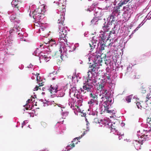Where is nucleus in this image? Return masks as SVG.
I'll use <instances>...</instances> for the list:
<instances>
[{
    "label": "nucleus",
    "instance_id": "1",
    "mask_svg": "<svg viewBox=\"0 0 151 151\" xmlns=\"http://www.w3.org/2000/svg\"><path fill=\"white\" fill-rule=\"evenodd\" d=\"M35 5H33L30 7L31 10L29 15L30 16H31L32 15L34 19V21L35 22V25L36 28H38L37 30H38V31H37L36 32L40 33L42 32L45 36H48L49 35L48 30L46 28L48 24L46 23H44L42 22L41 14L40 13H37L38 9H35Z\"/></svg>",
    "mask_w": 151,
    "mask_h": 151
},
{
    "label": "nucleus",
    "instance_id": "2",
    "mask_svg": "<svg viewBox=\"0 0 151 151\" xmlns=\"http://www.w3.org/2000/svg\"><path fill=\"white\" fill-rule=\"evenodd\" d=\"M98 69L94 67L89 69L88 72V75L89 79H85L83 80V88L87 91L91 92L93 90V85L96 89L98 80L97 78Z\"/></svg>",
    "mask_w": 151,
    "mask_h": 151
},
{
    "label": "nucleus",
    "instance_id": "3",
    "mask_svg": "<svg viewBox=\"0 0 151 151\" xmlns=\"http://www.w3.org/2000/svg\"><path fill=\"white\" fill-rule=\"evenodd\" d=\"M65 9V8H62V10H58L57 13L60 14V16L58 20V23L59 24V41L60 44L67 41L65 37L67 34L68 29L66 27H65L63 25V23L65 20L64 15Z\"/></svg>",
    "mask_w": 151,
    "mask_h": 151
},
{
    "label": "nucleus",
    "instance_id": "4",
    "mask_svg": "<svg viewBox=\"0 0 151 151\" xmlns=\"http://www.w3.org/2000/svg\"><path fill=\"white\" fill-rule=\"evenodd\" d=\"M110 75L108 73H104L102 75L103 79L100 80V82H98L97 85H96V89L99 91L100 92V95H102V98L105 99L107 97L108 91L106 88V86L108 83L111 82L110 78Z\"/></svg>",
    "mask_w": 151,
    "mask_h": 151
},
{
    "label": "nucleus",
    "instance_id": "5",
    "mask_svg": "<svg viewBox=\"0 0 151 151\" xmlns=\"http://www.w3.org/2000/svg\"><path fill=\"white\" fill-rule=\"evenodd\" d=\"M60 47L59 51L60 52V57L62 60H63V57H64V55L66 56L67 51L68 50L69 52H72L76 48V46L74 45H72L69 46L67 41L60 44Z\"/></svg>",
    "mask_w": 151,
    "mask_h": 151
},
{
    "label": "nucleus",
    "instance_id": "6",
    "mask_svg": "<svg viewBox=\"0 0 151 151\" xmlns=\"http://www.w3.org/2000/svg\"><path fill=\"white\" fill-rule=\"evenodd\" d=\"M104 40H103L100 38L99 36L98 37H97L96 36H94L92 37L91 43H89V45L91 47V50L92 51V50H93L95 48V46L97 44L98 46H99V50H102L104 49L105 45L104 44Z\"/></svg>",
    "mask_w": 151,
    "mask_h": 151
},
{
    "label": "nucleus",
    "instance_id": "7",
    "mask_svg": "<svg viewBox=\"0 0 151 151\" xmlns=\"http://www.w3.org/2000/svg\"><path fill=\"white\" fill-rule=\"evenodd\" d=\"M39 47L43 48L44 50L40 51L39 54V59L40 62L41 60L45 62L48 61L50 59L51 57L47 52L50 51V50L46 46H43V44H40L39 45Z\"/></svg>",
    "mask_w": 151,
    "mask_h": 151
},
{
    "label": "nucleus",
    "instance_id": "8",
    "mask_svg": "<svg viewBox=\"0 0 151 151\" xmlns=\"http://www.w3.org/2000/svg\"><path fill=\"white\" fill-rule=\"evenodd\" d=\"M111 121L109 118L106 117L104 119H101L100 120H99L98 118H95L94 119L93 122L95 123L99 124L100 125L99 127H102V124H103L107 128H111L112 126H113L114 127V126H113L112 124L113 122H111Z\"/></svg>",
    "mask_w": 151,
    "mask_h": 151
},
{
    "label": "nucleus",
    "instance_id": "9",
    "mask_svg": "<svg viewBox=\"0 0 151 151\" xmlns=\"http://www.w3.org/2000/svg\"><path fill=\"white\" fill-rule=\"evenodd\" d=\"M110 23L108 22L106 24L105 23L104 24V26L102 27V30H101L100 32V34L99 35V37L101 38L102 40H105L108 36V34L106 32H108L110 28Z\"/></svg>",
    "mask_w": 151,
    "mask_h": 151
},
{
    "label": "nucleus",
    "instance_id": "10",
    "mask_svg": "<svg viewBox=\"0 0 151 151\" xmlns=\"http://www.w3.org/2000/svg\"><path fill=\"white\" fill-rule=\"evenodd\" d=\"M119 7L117 9L114 8L112 13L107 18V21L108 22L110 23L111 25L112 23L115 21L116 19V17L119 15L120 13V10H119Z\"/></svg>",
    "mask_w": 151,
    "mask_h": 151
},
{
    "label": "nucleus",
    "instance_id": "11",
    "mask_svg": "<svg viewBox=\"0 0 151 151\" xmlns=\"http://www.w3.org/2000/svg\"><path fill=\"white\" fill-rule=\"evenodd\" d=\"M70 94L73 95L74 97L77 98L78 103L81 105V103L83 102V98L81 96L80 93L78 90L76 89V88L73 87L70 89Z\"/></svg>",
    "mask_w": 151,
    "mask_h": 151
},
{
    "label": "nucleus",
    "instance_id": "12",
    "mask_svg": "<svg viewBox=\"0 0 151 151\" xmlns=\"http://www.w3.org/2000/svg\"><path fill=\"white\" fill-rule=\"evenodd\" d=\"M90 97L91 98V100L88 102L89 104V108L88 109V111H89L92 109V108L95 105L97 104L96 103V99L97 97V96L93 93H91L90 94Z\"/></svg>",
    "mask_w": 151,
    "mask_h": 151
},
{
    "label": "nucleus",
    "instance_id": "13",
    "mask_svg": "<svg viewBox=\"0 0 151 151\" xmlns=\"http://www.w3.org/2000/svg\"><path fill=\"white\" fill-rule=\"evenodd\" d=\"M63 121V120L62 122H58L55 125L57 132L60 134H61L62 132H63L62 130H64L66 129L65 125L62 124Z\"/></svg>",
    "mask_w": 151,
    "mask_h": 151
},
{
    "label": "nucleus",
    "instance_id": "14",
    "mask_svg": "<svg viewBox=\"0 0 151 151\" xmlns=\"http://www.w3.org/2000/svg\"><path fill=\"white\" fill-rule=\"evenodd\" d=\"M137 135L139 138L140 137L142 139L140 141L141 142L140 143L141 144H143L144 141H145L146 140H148L149 139L148 137L150 136V135H149V134H141V135L138 134H137Z\"/></svg>",
    "mask_w": 151,
    "mask_h": 151
},
{
    "label": "nucleus",
    "instance_id": "15",
    "mask_svg": "<svg viewBox=\"0 0 151 151\" xmlns=\"http://www.w3.org/2000/svg\"><path fill=\"white\" fill-rule=\"evenodd\" d=\"M68 104L69 106H70L71 108H72L73 107L75 106H79L82 105V103H81V104L80 105H79V104L78 103V101L76 99V100H75L72 99L69 100Z\"/></svg>",
    "mask_w": 151,
    "mask_h": 151
},
{
    "label": "nucleus",
    "instance_id": "16",
    "mask_svg": "<svg viewBox=\"0 0 151 151\" xmlns=\"http://www.w3.org/2000/svg\"><path fill=\"white\" fill-rule=\"evenodd\" d=\"M48 90L51 93L55 94L58 91V86L57 84H55L51 85L50 88H48Z\"/></svg>",
    "mask_w": 151,
    "mask_h": 151
},
{
    "label": "nucleus",
    "instance_id": "17",
    "mask_svg": "<svg viewBox=\"0 0 151 151\" xmlns=\"http://www.w3.org/2000/svg\"><path fill=\"white\" fill-rule=\"evenodd\" d=\"M46 40L47 41L45 42V43L46 44H49V45H50L51 46L55 47L57 45L58 43L56 42L53 39L49 40V39L46 38Z\"/></svg>",
    "mask_w": 151,
    "mask_h": 151
},
{
    "label": "nucleus",
    "instance_id": "18",
    "mask_svg": "<svg viewBox=\"0 0 151 151\" xmlns=\"http://www.w3.org/2000/svg\"><path fill=\"white\" fill-rule=\"evenodd\" d=\"M116 36V33L114 30H113L111 31H110V32L109 33V35L108 37H107L106 39V40H111V39L114 40Z\"/></svg>",
    "mask_w": 151,
    "mask_h": 151
},
{
    "label": "nucleus",
    "instance_id": "19",
    "mask_svg": "<svg viewBox=\"0 0 151 151\" xmlns=\"http://www.w3.org/2000/svg\"><path fill=\"white\" fill-rule=\"evenodd\" d=\"M39 75V74H37L36 75H35V76L37 78V83H38L39 86H43L45 79H42L41 78L40 76H39L38 75Z\"/></svg>",
    "mask_w": 151,
    "mask_h": 151
},
{
    "label": "nucleus",
    "instance_id": "20",
    "mask_svg": "<svg viewBox=\"0 0 151 151\" xmlns=\"http://www.w3.org/2000/svg\"><path fill=\"white\" fill-rule=\"evenodd\" d=\"M114 127L113 126H112L111 127V132H113L114 130L115 131V133H114L115 135H118L119 137V140H120L122 138V137L124 136V134H121L119 132H118L117 130L116 129V128H115V126L114 125Z\"/></svg>",
    "mask_w": 151,
    "mask_h": 151
},
{
    "label": "nucleus",
    "instance_id": "21",
    "mask_svg": "<svg viewBox=\"0 0 151 151\" xmlns=\"http://www.w3.org/2000/svg\"><path fill=\"white\" fill-rule=\"evenodd\" d=\"M96 53L95 52V54H94V55H93V58L95 61L96 63H101L102 61V60L101 58V56L99 55H96Z\"/></svg>",
    "mask_w": 151,
    "mask_h": 151
},
{
    "label": "nucleus",
    "instance_id": "22",
    "mask_svg": "<svg viewBox=\"0 0 151 151\" xmlns=\"http://www.w3.org/2000/svg\"><path fill=\"white\" fill-rule=\"evenodd\" d=\"M111 105L109 102H107V101L106 100L104 102L102 107V108L104 106V110L105 111L106 109H109V105Z\"/></svg>",
    "mask_w": 151,
    "mask_h": 151
},
{
    "label": "nucleus",
    "instance_id": "23",
    "mask_svg": "<svg viewBox=\"0 0 151 151\" xmlns=\"http://www.w3.org/2000/svg\"><path fill=\"white\" fill-rule=\"evenodd\" d=\"M65 90H58L56 93L58 96L62 97L65 94Z\"/></svg>",
    "mask_w": 151,
    "mask_h": 151
},
{
    "label": "nucleus",
    "instance_id": "24",
    "mask_svg": "<svg viewBox=\"0 0 151 151\" xmlns=\"http://www.w3.org/2000/svg\"><path fill=\"white\" fill-rule=\"evenodd\" d=\"M101 19H99V17H95L92 19L91 21V24H97V22Z\"/></svg>",
    "mask_w": 151,
    "mask_h": 151
},
{
    "label": "nucleus",
    "instance_id": "25",
    "mask_svg": "<svg viewBox=\"0 0 151 151\" xmlns=\"http://www.w3.org/2000/svg\"><path fill=\"white\" fill-rule=\"evenodd\" d=\"M123 9L124 11L123 14H126L127 17L130 13V12H129L130 10V9L124 6L123 7Z\"/></svg>",
    "mask_w": 151,
    "mask_h": 151
},
{
    "label": "nucleus",
    "instance_id": "26",
    "mask_svg": "<svg viewBox=\"0 0 151 151\" xmlns=\"http://www.w3.org/2000/svg\"><path fill=\"white\" fill-rule=\"evenodd\" d=\"M8 13L9 14H12V15H11L10 17V20L11 22H14V21L15 20V19L16 18V16L15 15H13V14L14 13V12L13 11L12 12H8Z\"/></svg>",
    "mask_w": 151,
    "mask_h": 151
},
{
    "label": "nucleus",
    "instance_id": "27",
    "mask_svg": "<svg viewBox=\"0 0 151 151\" xmlns=\"http://www.w3.org/2000/svg\"><path fill=\"white\" fill-rule=\"evenodd\" d=\"M135 143H136V145H134V147L135 148V149L137 150H138L139 149H140V146H141V145H142L141 143V141L139 140L138 142H137V141H135Z\"/></svg>",
    "mask_w": 151,
    "mask_h": 151
},
{
    "label": "nucleus",
    "instance_id": "28",
    "mask_svg": "<svg viewBox=\"0 0 151 151\" xmlns=\"http://www.w3.org/2000/svg\"><path fill=\"white\" fill-rule=\"evenodd\" d=\"M130 0H122L119 2V3L118 4V6L119 7L121 6L122 5L126 4L127 2L130 1Z\"/></svg>",
    "mask_w": 151,
    "mask_h": 151
},
{
    "label": "nucleus",
    "instance_id": "29",
    "mask_svg": "<svg viewBox=\"0 0 151 151\" xmlns=\"http://www.w3.org/2000/svg\"><path fill=\"white\" fill-rule=\"evenodd\" d=\"M75 146L74 143H73L72 144L71 143L68 145L66 147V149L67 150L66 151L70 150L73 147H75Z\"/></svg>",
    "mask_w": 151,
    "mask_h": 151
},
{
    "label": "nucleus",
    "instance_id": "30",
    "mask_svg": "<svg viewBox=\"0 0 151 151\" xmlns=\"http://www.w3.org/2000/svg\"><path fill=\"white\" fill-rule=\"evenodd\" d=\"M57 105L58 107H60V109L62 111L61 113H68L65 112V110H64L65 108V106L64 105H61L60 104H57Z\"/></svg>",
    "mask_w": 151,
    "mask_h": 151
},
{
    "label": "nucleus",
    "instance_id": "31",
    "mask_svg": "<svg viewBox=\"0 0 151 151\" xmlns=\"http://www.w3.org/2000/svg\"><path fill=\"white\" fill-rule=\"evenodd\" d=\"M18 29L16 27H13V28H11L10 30H9V32L10 34H11V35L14 33L16 32H17L18 31Z\"/></svg>",
    "mask_w": 151,
    "mask_h": 151
},
{
    "label": "nucleus",
    "instance_id": "32",
    "mask_svg": "<svg viewBox=\"0 0 151 151\" xmlns=\"http://www.w3.org/2000/svg\"><path fill=\"white\" fill-rule=\"evenodd\" d=\"M72 81L74 83H77L78 81V77L76 75H74L72 77Z\"/></svg>",
    "mask_w": 151,
    "mask_h": 151
},
{
    "label": "nucleus",
    "instance_id": "33",
    "mask_svg": "<svg viewBox=\"0 0 151 151\" xmlns=\"http://www.w3.org/2000/svg\"><path fill=\"white\" fill-rule=\"evenodd\" d=\"M151 98V92H150V93H148L147 95V97H146V99L147 100L145 101L146 103H147V104L148 105V103L147 102L148 101V100H149V101L150 102V104L151 103V101L150 100V99Z\"/></svg>",
    "mask_w": 151,
    "mask_h": 151
},
{
    "label": "nucleus",
    "instance_id": "34",
    "mask_svg": "<svg viewBox=\"0 0 151 151\" xmlns=\"http://www.w3.org/2000/svg\"><path fill=\"white\" fill-rule=\"evenodd\" d=\"M18 2L16 0H13L11 2V4L13 7H17Z\"/></svg>",
    "mask_w": 151,
    "mask_h": 151
},
{
    "label": "nucleus",
    "instance_id": "35",
    "mask_svg": "<svg viewBox=\"0 0 151 151\" xmlns=\"http://www.w3.org/2000/svg\"><path fill=\"white\" fill-rule=\"evenodd\" d=\"M100 10L98 8H96L94 11V16H98L100 12Z\"/></svg>",
    "mask_w": 151,
    "mask_h": 151
},
{
    "label": "nucleus",
    "instance_id": "36",
    "mask_svg": "<svg viewBox=\"0 0 151 151\" xmlns=\"http://www.w3.org/2000/svg\"><path fill=\"white\" fill-rule=\"evenodd\" d=\"M40 52V51L39 50V48H37V50L33 53V55L35 56H39Z\"/></svg>",
    "mask_w": 151,
    "mask_h": 151
},
{
    "label": "nucleus",
    "instance_id": "37",
    "mask_svg": "<svg viewBox=\"0 0 151 151\" xmlns=\"http://www.w3.org/2000/svg\"><path fill=\"white\" fill-rule=\"evenodd\" d=\"M132 95H131L126 97V99L128 103H129L131 102V99H132Z\"/></svg>",
    "mask_w": 151,
    "mask_h": 151
},
{
    "label": "nucleus",
    "instance_id": "38",
    "mask_svg": "<svg viewBox=\"0 0 151 151\" xmlns=\"http://www.w3.org/2000/svg\"><path fill=\"white\" fill-rule=\"evenodd\" d=\"M105 99H106V101H107V102H109L110 105L113 103V101L111 97H109L108 96Z\"/></svg>",
    "mask_w": 151,
    "mask_h": 151
},
{
    "label": "nucleus",
    "instance_id": "39",
    "mask_svg": "<svg viewBox=\"0 0 151 151\" xmlns=\"http://www.w3.org/2000/svg\"><path fill=\"white\" fill-rule=\"evenodd\" d=\"M105 61V63L107 65H108L111 62V60L109 58H107L106 59Z\"/></svg>",
    "mask_w": 151,
    "mask_h": 151
},
{
    "label": "nucleus",
    "instance_id": "40",
    "mask_svg": "<svg viewBox=\"0 0 151 151\" xmlns=\"http://www.w3.org/2000/svg\"><path fill=\"white\" fill-rule=\"evenodd\" d=\"M143 132H145V133L146 134H149V132H151V128L150 127L148 129H144L143 131Z\"/></svg>",
    "mask_w": 151,
    "mask_h": 151
},
{
    "label": "nucleus",
    "instance_id": "41",
    "mask_svg": "<svg viewBox=\"0 0 151 151\" xmlns=\"http://www.w3.org/2000/svg\"><path fill=\"white\" fill-rule=\"evenodd\" d=\"M147 123H148L151 126V117H148L147 119Z\"/></svg>",
    "mask_w": 151,
    "mask_h": 151
},
{
    "label": "nucleus",
    "instance_id": "42",
    "mask_svg": "<svg viewBox=\"0 0 151 151\" xmlns=\"http://www.w3.org/2000/svg\"><path fill=\"white\" fill-rule=\"evenodd\" d=\"M28 121L27 120H25L23 122H22V128H23V126L24 125H25L26 124L28 123Z\"/></svg>",
    "mask_w": 151,
    "mask_h": 151
},
{
    "label": "nucleus",
    "instance_id": "43",
    "mask_svg": "<svg viewBox=\"0 0 151 151\" xmlns=\"http://www.w3.org/2000/svg\"><path fill=\"white\" fill-rule=\"evenodd\" d=\"M106 112L107 113H115V112L114 110H109V109H106Z\"/></svg>",
    "mask_w": 151,
    "mask_h": 151
},
{
    "label": "nucleus",
    "instance_id": "44",
    "mask_svg": "<svg viewBox=\"0 0 151 151\" xmlns=\"http://www.w3.org/2000/svg\"><path fill=\"white\" fill-rule=\"evenodd\" d=\"M141 126H142L146 128V129H147L148 127V125L147 124H144L143 123H142L141 124Z\"/></svg>",
    "mask_w": 151,
    "mask_h": 151
},
{
    "label": "nucleus",
    "instance_id": "45",
    "mask_svg": "<svg viewBox=\"0 0 151 151\" xmlns=\"http://www.w3.org/2000/svg\"><path fill=\"white\" fill-rule=\"evenodd\" d=\"M68 114H61L62 119H65V117L68 116Z\"/></svg>",
    "mask_w": 151,
    "mask_h": 151
},
{
    "label": "nucleus",
    "instance_id": "46",
    "mask_svg": "<svg viewBox=\"0 0 151 151\" xmlns=\"http://www.w3.org/2000/svg\"><path fill=\"white\" fill-rule=\"evenodd\" d=\"M89 131V129L88 130H86L85 131H84L83 133L82 134V135H81V136L82 137H83L86 134V132H88Z\"/></svg>",
    "mask_w": 151,
    "mask_h": 151
},
{
    "label": "nucleus",
    "instance_id": "47",
    "mask_svg": "<svg viewBox=\"0 0 151 151\" xmlns=\"http://www.w3.org/2000/svg\"><path fill=\"white\" fill-rule=\"evenodd\" d=\"M136 105L138 108H140L141 107L140 103L139 102H137L136 103Z\"/></svg>",
    "mask_w": 151,
    "mask_h": 151
},
{
    "label": "nucleus",
    "instance_id": "48",
    "mask_svg": "<svg viewBox=\"0 0 151 151\" xmlns=\"http://www.w3.org/2000/svg\"><path fill=\"white\" fill-rule=\"evenodd\" d=\"M37 74H38V73H37ZM36 74H34L33 73H32L33 76H31V79H32L33 80L35 79V78H36L35 76V75H36Z\"/></svg>",
    "mask_w": 151,
    "mask_h": 151
},
{
    "label": "nucleus",
    "instance_id": "49",
    "mask_svg": "<svg viewBox=\"0 0 151 151\" xmlns=\"http://www.w3.org/2000/svg\"><path fill=\"white\" fill-rule=\"evenodd\" d=\"M49 105V104H48V102H43V106H47L48 105Z\"/></svg>",
    "mask_w": 151,
    "mask_h": 151
},
{
    "label": "nucleus",
    "instance_id": "50",
    "mask_svg": "<svg viewBox=\"0 0 151 151\" xmlns=\"http://www.w3.org/2000/svg\"><path fill=\"white\" fill-rule=\"evenodd\" d=\"M41 124L44 127H46L47 126V124L44 122H42Z\"/></svg>",
    "mask_w": 151,
    "mask_h": 151
},
{
    "label": "nucleus",
    "instance_id": "51",
    "mask_svg": "<svg viewBox=\"0 0 151 151\" xmlns=\"http://www.w3.org/2000/svg\"><path fill=\"white\" fill-rule=\"evenodd\" d=\"M48 87H46L45 88H42V89L43 91H45L46 90H48Z\"/></svg>",
    "mask_w": 151,
    "mask_h": 151
},
{
    "label": "nucleus",
    "instance_id": "52",
    "mask_svg": "<svg viewBox=\"0 0 151 151\" xmlns=\"http://www.w3.org/2000/svg\"><path fill=\"white\" fill-rule=\"evenodd\" d=\"M39 87L37 86H36L34 88V91H37Z\"/></svg>",
    "mask_w": 151,
    "mask_h": 151
},
{
    "label": "nucleus",
    "instance_id": "53",
    "mask_svg": "<svg viewBox=\"0 0 151 151\" xmlns=\"http://www.w3.org/2000/svg\"><path fill=\"white\" fill-rule=\"evenodd\" d=\"M29 114V115H30V117H33L34 116V115L36 116H37V114H35V115H34V114Z\"/></svg>",
    "mask_w": 151,
    "mask_h": 151
},
{
    "label": "nucleus",
    "instance_id": "54",
    "mask_svg": "<svg viewBox=\"0 0 151 151\" xmlns=\"http://www.w3.org/2000/svg\"><path fill=\"white\" fill-rule=\"evenodd\" d=\"M24 65H20L19 66V68L21 69H22L24 68Z\"/></svg>",
    "mask_w": 151,
    "mask_h": 151
},
{
    "label": "nucleus",
    "instance_id": "55",
    "mask_svg": "<svg viewBox=\"0 0 151 151\" xmlns=\"http://www.w3.org/2000/svg\"><path fill=\"white\" fill-rule=\"evenodd\" d=\"M27 67L28 68H32L33 67V65H32L30 64L27 66Z\"/></svg>",
    "mask_w": 151,
    "mask_h": 151
},
{
    "label": "nucleus",
    "instance_id": "56",
    "mask_svg": "<svg viewBox=\"0 0 151 151\" xmlns=\"http://www.w3.org/2000/svg\"><path fill=\"white\" fill-rule=\"evenodd\" d=\"M82 137H81V136L80 137H76L75 138V139H77V140H78L79 139H80Z\"/></svg>",
    "mask_w": 151,
    "mask_h": 151
},
{
    "label": "nucleus",
    "instance_id": "57",
    "mask_svg": "<svg viewBox=\"0 0 151 151\" xmlns=\"http://www.w3.org/2000/svg\"><path fill=\"white\" fill-rule=\"evenodd\" d=\"M125 125V123L124 122H122L121 124V126L122 127H123Z\"/></svg>",
    "mask_w": 151,
    "mask_h": 151
},
{
    "label": "nucleus",
    "instance_id": "58",
    "mask_svg": "<svg viewBox=\"0 0 151 151\" xmlns=\"http://www.w3.org/2000/svg\"><path fill=\"white\" fill-rule=\"evenodd\" d=\"M146 20H144L141 23L142 24V25H143L146 22Z\"/></svg>",
    "mask_w": 151,
    "mask_h": 151
},
{
    "label": "nucleus",
    "instance_id": "59",
    "mask_svg": "<svg viewBox=\"0 0 151 151\" xmlns=\"http://www.w3.org/2000/svg\"><path fill=\"white\" fill-rule=\"evenodd\" d=\"M85 121H86V122L88 123H87L86 125H88V124H89L88 123V120H87V119L86 117H85Z\"/></svg>",
    "mask_w": 151,
    "mask_h": 151
},
{
    "label": "nucleus",
    "instance_id": "60",
    "mask_svg": "<svg viewBox=\"0 0 151 151\" xmlns=\"http://www.w3.org/2000/svg\"><path fill=\"white\" fill-rule=\"evenodd\" d=\"M24 106L25 107V108L26 109H28V105L26 104L25 105H24Z\"/></svg>",
    "mask_w": 151,
    "mask_h": 151
},
{
    "label": "nucleus",
    "instance_id": "61",
    "mask_svg": "<svg viewBox=\"0 0 151 151\" xmlns=\"http://www.w3.org/2000/svg\"><path fill=\"white\" fill-rule=\"evenodd\" d=\"M17 124H19V125H16V127H19V126L20 125V123H19V122H17Z\"/></svg>",
    "mask_w": 151,
    "mask_h": 151
},
{
    "label": "nucleus",
    "instance_id": "62",
    "mask_svg": "<svg viewBox=\"0 0 151 151\" xmlns=\"http://www.w3.org/2000/svg\"><path fill=\"white\" fill-rule=\"evenodd\" d=\"M137 1H138L139 3H142L143 1V0H136Z\"/></svg>",
    "mask_w": 151,
    "mask_h": 151
},
{
    "label": "nucleus",
    "instance_id": "63",
    "mask_svg": "<svg viewBox=\"0 0 151 151\" xmlns=\"http://www.w3.org/2000/svg\"><path fill=\"white\" fill-rule=\"evenodd\" d=\"M76 139H75V138H74V139H73V141H72L71 142L72 143L73 142H74L75 141Z\"/></svg>",
    "mask_w": 151,
    "mask_h": 151
},
{
    "label": "nucleus",
    "instance_id": "64",
    "mask_svg": "<svg viewBox=\"0 0 151 151\" xmlns=\"http://www.w3.org/2000/svg\"><path fill=\"white\" fill-rule=\"evenodd\" d=\"M110 118L111 119V118H113V119H115V117H114V116H110Z\"/></svg>",
    "mask_w": 151,
    "mask_h": 151
}]
</instances>
